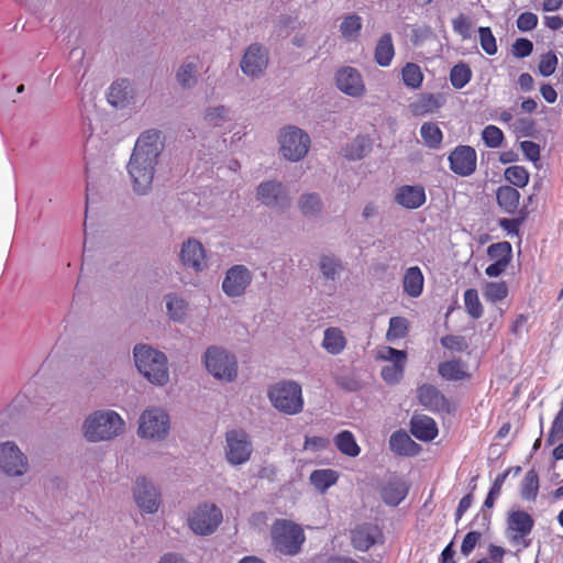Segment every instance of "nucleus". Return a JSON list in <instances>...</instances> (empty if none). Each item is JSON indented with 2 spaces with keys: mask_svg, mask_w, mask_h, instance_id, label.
I'll return each instance as SVG.
<instances>
[{
  "mask_svg": "<svg viewBox=\"0 0 563 563\" xmlns=\"http://www.w3.org/2000/svg\"><path fill=\"white\" fill-rule=\"evenodd\" d=\"M487 255L493 262L509 265L512 258V247L509 242L494 243L488 246Z\"/></svg>",
  "mask_w": 563,
  "mask_h": 563,
  "instance_id": "43",
  "label": "nucleus"
},
{
  "mask_svg": "<svg viewBox=\"0 0 563 563\" xmlns=\"http://www.w3.org/2000/svg\"><path fill=\"white\" fill-rule=\"evenodd\" d=\"M472 79V70L465 63H457L450 71V81L455 89L464 88Z\"/></svg>",
  "mask_w": 563,
  "mask_h": 563,
  "instance_id": "42",
  "label": "nucleus"
},
{
  "mask_svg": "<svg viewBox=\"0 0 563 563\" xmlns=\"http://www.w3.org/2000/svg\"><path fill=\"white\" fill-rule=\"evenodd\" d=\"M452 27L463 40L471 37L472 22L464 13H460L452 20Z\"/></svg>",
  "mask_w": 563,
  "mask_h": 563,
  "instance_id": "53",
  "label": "nucleus"
},
{
  "mask_svg": "<svg viewBox=\"0 0 563 563\" xmlns=\"http://www.w3.org/2000/svg\"><path fill=\"white\" fill-rule=\"evenodd\" d=\"M333 442L339 452L349 457H356L361 453V448L356 442L354 434L349 430L339 432Z\"/></svg>",
  "mask_w": 563,
  "mask_h": 563,
  "instance_id": "32",
  "label": "nucleus"
},
{
  "mask_svg": "<svg viewBox=\"0 0 563 563\" xmlns=\"http://www.w3.org/2000/svg\"><path fill=\"white\" fill-rule=\"evenodd\" d=\"M479 539H481L479 532L470 531L463 539V542L461 545V552L467 556L474 550V548L476 547Z\"/></svg>",
  "mask_w": 563,
  "mask_h": 563,
  "instance_id": "62",
  "label": "nucleus"
},
{
  "mask_svg": "<svg viewBox=\"0 0 563 563\" xmlns=\"http://www.w3.org/2000/svg\"><path fill=\"white\" fill-rule=\"evenodd\" d=\"M255 198L262 206L273 210L285 211L291 205L287 187L276 179L260 183L255 190Z\"/></svg>",
  "mask_w": 563,
  "mask_h": 563,
  "instance_id": "10",
  "label": "nucleus"
},
{
  "mask_svg": "<svg viewBox=\"0 0 563 563\" xmlns=\"http://www.w3.org/2000/svg\"><path fill=\"white\" fill-rule=\"evenodd\" d=\"M29 470L25 454L14 442L2 443V473L8 476H22Z\"/></svg>",
  "mask_w": 563,
  "mask_h": 563,
  "instance_id": "16",
  "label": "nucleus"
},
{
  "mask_svg": "<svg viewBox=\"0 0 563 563\" xmlns=\"http://www.w3.org/2000/svg\"><path fill=\"white\" fill-rule=\"evenodd\" d=\"M408 321L402 317H393L389 320V327L386 338L388 341L401 339L407 334Z\"/></svg>",
  "mask_w": 563,
  "mask_h": 563,
  "instance_id": "48",
  "label": "nucleus"
},
{
  "mask_svg": "<svg viewBox=\"0 0 563 563\" xmlns=\"http://www.w3.org/2000/svg\"><path fill=\"white\" fill-rule=\"evenodd\" d=\"M558 66V57L553 52H548L547 54L541 56L540 63H539V73L544 76L549 77L551 76Z\"/></svg>",
  "mask_w": 563,
  "mask_h": 563,
  "instance_id": "54",
  "label": "nucleus"
},
{
  "mask_svg": "<svg viewBox=\"0 0 563 563\" xmlns=\"http://www.w3.org/2000/svg\"><path fill=\"white\" fill-rule=\"evenodd\" d=\"M376 527L360 526L352 532V543L356 550L367 551L375 543Z\"/></svg>",
  "mask_w": 563,
  "mask_h": 563,
  "instance_id": "33",
  "label": "nucleus"
},
{
  "mask_svg": "<svg viewBox=\"0 0 563 563\" xmlns=\"http://www.w3.org/2000/svg\"><path fill=\"white\" fill-rule=\"evenodd\" d=\"M504 175L507 181L519 188L526 187L530 178L529 172L519 165L507 167Z\"/></svg>",
  "mask_w": 563,
  "mask_h": 563,
  "instance_id": "45",
  "label": "nucleus"
},
{
  "mask_svg": "<svg viewBox=\"0 0 563 563\" xmlns=\"http://www.w3.org/2000/svg\"><path fill=\"white\" fill-rule=\"evenodd\" d=\"M280 155L292 163L303 159L311 146V139L309 134L296 126L285 125L277 135Z\"/></svg>",
  "mask_w": 563,
  "mask_h": 563,
  "instance_id": "6",
  "label": "nucleus"
},
{
  "mask_svg": "<svg viewBox=\"0 0 563 563\" xmlns=\"http://www.w3.org/2000/svg\"><path fill=\"white\" fill-rule=\"evenodd\" d=\"M408 492L409 484L406 479L391 476L382 485L380 497L386 505L396 507L407 497Z\"/></svg>",
  "mask_w": 563,
  "mask_h": 563,
  "instance_id": "21",
  "label": "nucleus"
},
{
  "mask_svg": "<svg viewBox=\"0 0 563 563\" xmlns=\"http://www.w3.org/2000/svg\"><path fill=\"white\" fill-rule=\"evenodd\" d=\"M158 563H188L181 555L177 553H165Z\"/></svg>",
  "mask_w": 563,
  "mask_h": 563,
  "instance_id": "64",
  "label": "nucleus"
},
{
  "mask_svg": "<svg viewBox=\"0 0 563 563\" xmlns=\"http://www.w3.org/2000/svg\"><path fill=\"white\" fill-rule=\"evenodd\" d=\"M508 289L505 283H488L484 288L486 300L497 302L506 298Z\"/></svg>",
  "mask_w": 563,
  "mask_h": 563,
  "instance_id": "51",
  "label": "nucleus"
},
{
  "mask_svg": "<svg viewBox=\"0 0 563 563\" xmlns=\"http://www.w3.org/2000/svg\"><path fill=\"white\" fill-rule=\"evenodd\" d=\"M538 24V16L532 12H523L517 19V27L522 32L533 30Z\"/></svg>",
  "mask_w": 563,
  "mask_h": 563,
  "instance_id": "61",
  "label": "nucleus"
},
{
  "mask_svg": "<svg viewBox=\"0 0 563 563\" xmlns=\"http://www.w3.org/2000/svg\"><path fill=\"white\" fill-rule=\"evenodd\" d=\"M377 356L390 363L406 362L407 358L405 351L396 350L391 346H382L377 352Z\"/></svg>",
  "mask_w": 563,
  "mask_h": 563,
  "instance_id": "55",
  "label": "nucleus"
},
{
  "mask_svg": "<svg viewBox=\"0 0 563 563\" xmlns=\"http://www.w3.org/2000/svg\"><path fill=\"white\" fill-rule=\"evenodd\" d=\"M271 533L274 549L285 555L299 553L306 540L301 527L285 519L276 520L272 526Z\"/></svg>",
  "mask_w": 563,
  "mask_h": 563,
  "instance_id": "7",
  "label": "nucleus"
},
{
  "mask_svg": "<svg viewBox=\"0 0 563 563\" xmlns=\"http://www.w3.org/2000/svg\"><path fill=\"white\" fill-rule=\"evenodd\" d=\"M533 51V44L528 38H517L511 46V53L517 58L529 56Z\"/></svg>",
  "mask_w": 563,
  "mask_h": 563,
  "instance_id": "58",
  "label": "nucleus"
},
{
  "mask_svg": "<svg viewBox=\"0 0 563 563\" xmlns=\"http://www.w3.org/2000/svg\"><path fill=\"white\" fill-rule=\"evenodd\" d=\"M133 356L136 368L150 383L156 386L168 383V360L163 352L147 344H136Z\"/></svg>",
  "mask_w": 563,
  "mask_h": 563,
  "instance_id": "3",
  "label": "nucleus"
},
{
  "mask_svg": "<svg viewBox=\"0 0 563 563\" xmlns=\"http://www.w3.org/2000/svg\"><path fill=\"white\" fill-rule=\"evenodd\" d=\"M401 75L404 84L411 89H417L422 84V71L420 67L413 63L406 64L402 68Z\"/></svg>",
  "mask_w": 563,
  "mask_h": 563,
  "instance_id": "46",
  "label": "nucleus"
},
{
  "mask_svg": "<svg viewBox=\"0 0 563 563\" xmlns=\"http://www.w3.org/2000/svg\"><path fill=\"white\" fill-rule=\"evenodd\" d=\"M445 103V97L442 93H422L410 104L412 114L422 117L434 113Z\"/></svg>",
  "mask_w": 563,
  "mask_h": 563,
  "instance_id": "24",
  "label": "nucleus"
},
{
  "mask_svg": "<svg viewBox=\"0 0 563 563\" xmlns=\"http://www.w3.org/2000/svg\"><path fill=\"white\" fill-rule=\"evenodd\" d=\"M479 44L487 55H495L498 51L496 38L488 26L478 27Z\"/></svg>",
  "mask_w": 563,
  "mask_h": 563,
  "instance_id": "49",
  "label": "nucleus"
},
{
  "mask_svg": "<svg viewBox=\"0 0 563 563\" xmlns=\"http://www.w3.org/2000/svg\"><path fill=\"white\" fill-rule=\"evenodd\" d=\"M424 278L418 266L409 267L404 275V291L411 298H418L423 290Z\"/></svg>",
  "mask_w": 563,
  "mask_h": 563,
  "instance_id": "28",
  "label": "nucleus"
},
{
  "mask_svg": "<svg viewBox=\"0 0 563 563\" xmlns=\"http://www.w3.org/2000/svg\"><path fill=\"white\" fill-rule=\"evenodd\" d=\"M420 135L423 144L432 150L441 146L443 134L439 125L434 122H426L420 128Z\"/></svg>",
  "mask_w": 563,
  "mask_h": 563,
  "instance_id": "37",
  "label": "nucleus"
},
{
  "mask_svg": "<svg viewBox=\"0 0 563 563\" xmlns=\"http://www.w3.org/2000/svg\"><path fill=\"white\" fill-rule=\"evenodd\" d=\"M405 362L391 363L382 368V377L388 384L397 383L404 375Z\"/></svg>",
  "mask_w": 563,
  "mask_h": 563,
  "instance_id": "52",
  "label": "nucleus"
},
{
  "mask_svg": "<svg viewBox=\"0 0 563 563\" xmlns=\"http://www.w3.org/2000/svg\"><path fill=\"white\" fill-rule=\"evenodd\" d=\"M390 450L404 456H415L419 453L420 446L405 431H396L389 438Z\"/></svg>",
  "mask_w": 563,
  "mask_h": 563,
  "instance_id": "26",
  "label": "nucleus"
},
{
  "mask_svg": "<svg viewBox=\"0 0 563 563\" xmlns=\"http://www.w3.org/2000/svg\"><path fill=\"white\" fill-rule=\"evenodd\" d=\"M169 318L174 321H183L187 312V302L174 294L164 297Z\"/></svg>",
  "mask_w": 563,
  "mask_h": 563,
  "instance_id": "40",
  "label": "nucleus"
},
{
  "mask_svg": "<svg viewBox=\"0 0 563 563\" xmlns=\"http://www.w3.org/2000/svg\"><path fill=\"white\" fill-rule=\"evenodd\" d=\"M520 148L528 159H530L532 162L539 161L540 147L537 143H534L532 141H522L520 143Z\"/></svg>",
  "mask_w": 563,
  "mask_h": 563,
  "instance_id": "63",
  "label": "nucleus"
},
{
  "mask_svg": "<svg viewBox=\"0 0 563 563\" xmlns=\"http://www.w3.org/2000/svg\"><path fill=\"white\" fill-rule=\"evenodd\" d=\"M252 452L250 435L244 430L233 429L225 433L224 455L230 465L238 466L246 463Z\"/></svg>",
  "mask_w": 563,
  "mask_h": 563,
  "instance_id": "11",
  "label": "nucleus"
},
{
  "mask_svg": "<svg viewBox=\"0 0 563 563\" xmlns=\"http://www.w3.org/2000/svg\"><path fill=\"white\" fill-rule=\"evenodd\" d=\"M268 66L267 49L257 44H251L242 56L240 67L242 73L252 78H258L264 75Z\"/></svg>",
  "mask_w": 563,
  "mask_h": 563,
  "instance_id": "15",
  "label": "nucleus"
},
{
  "mask_svg": "<svg viewBox=\"0 0 563 563\" xmlns=\"http://www.w3.org/2000/svg\"><path fill=\"white\" fill-rule=\"evenodd\" d=\"M482 139L487 147H499L504 141L503 131L495 125H487L482 132Z\"/></svg>",
  "mask_w": 563,
  "mask_h": 563,
  "instance_id": "50",
  "label": "nucleus"
},
{
  "mask_svg": "<svg viewBox=\"0 0 563 563\" xmlns=\"http://www.w3.org/2000/svg\"><path fill=\"white\" fill-rule=\"evenodd\" d=\"M134 503L144 514L157 512L162 499L158 487L145 476H137L132 487Z\"/></svg>",
  "mask_w": 563,
  "mask_h": 563,
  "instance_id": "12",
  "label": "nucleus"
},
{
  "mask_svg": "<svg viewBox=\"0 0 563 563\" xmlns=\"http://www.w3.org/2000/svg\"><path fill=\"white\" fill-rule=\"evenodd\" d=\"M207 372L217 380L232 383L239 374L236 356L219 345L207 347L202 356Z\"/></svg>",
  "mask_w": 563,
  "mask_h": 563,
  "instance_id": "4",
  "label": "nucleus"
},
{
  "mask_svg": "<svg viewBox=\"0 0 563 563\" xmlns=\"http://www.w3.org/2000/svg\"><path fill=\"white\" fill-rule=\"evenodd\" d=\"M131 87L126 80L113 82L108 92V101L114 107H123L131 98Z\"/></svg>",
  "mask_w": 563,
  "mask_h": 563,
  "instance_id": "36",
  "label": "nucleus"
},
{
  "mask_svg": "<svg viewBox=\"0 0 563 563\" xmlns=\"http://www.w3.org/2000/svg\"><path fill=\"white\" fill-rule=\"evenodd\" d=\"M395 55L394 44L391 35L386 33L382 35L375 47V60L382 67L390 65L391 59Z\"/></svg>",
  "mask_w": 563,
  "mask_h": 563,
  "instance_id": "34",
  "label": "nucleus"
},
{
  "mask_svg": "<svg viewBox=\"0 0 563 563\" xmlns=\"http://www.w3.org/2000/svg\"><path fill=\"white\" fill-rule=\"evenodd\" d=\"M230 118V109L225 106H212L206 109L203 122L208 126H222Z\"/></svg>",
  "mask_w": 563,
  "mask_h": 563,
  "instance_id": "39",
  "label": "nucleus"
},
{
  "mask_svg": "<svg viewBox=\"0 0 563 563\" xmlns=\"http://www.w3.org/2000/svg\"><path fill=\"white\" fill-rule=\"evenodd\" d=\"M441 344L451 351L463 352L468 345L463 336L446 335L441 339Z\"/></svg>",
  "mask_w": 563,
  "mask_h": 563,
  "instance_id": "59",
  "label": "nucleus"
},
{
  "mask_svg": "<svg viewBox=\"0 0 563 563\" xmlns=\"http://www.w3.org/2000/svg\"><path fill=\"white\" fill-rule=\"evenodd\" d=\"M395 200L406 209H417L426 202V192L421 186H402L398 189Z\"/></svg>",
  "mask_w": 563,
  "mask_h": 563,
  "instance_id": "25",
  "label": "nucleus"
},
{
  "mask_svg": "<svg viewBox=\"0 0 563 563\" xmlns=\"http://www.w3.org/2000/svg\"><path fill=\"white\" fill-rule=\"evenodd\" d=\"M252 282V271L245 265L236 264L225 272L221 289L229 298H239L245 295Z\"/></svg>",
  "mask_w": 563,
  "mask_h": 563,
  "instance_id": "13",
  "label": "nucleus"
},
{
  "mask_svg": "<svg viewBox=\"0 0 563 563\" xmlns=\"http://www.w3.org/2000/svg\"><path fill=\"white\" fill-rule=\"evenodd\" d=\"M439 373L445 379L461 380L467 376L466 365L459 361H446L439 366Z\"/></svg>",
  "mask_w": 563,
  "mask_h": 563,
  "instance_id": "41",
  "label": "nucleus"
},
{
  "mask_svg": "<svg viewBox=\"0 0 563 563\" xmlns=\"http://www.w3.org/2000/svg\"><path fill=\"white\" fill-rule=\"evenodd\" d=\"M338 473L334 470H316L310 474L311 485L321 493L333 486L338 482Z\"/></svg>",
  "mask_w": 563,
  "mask_h": 563,
  "instance_id": "35",
  "label": "nucleus"
},
{
  "mask_svg": "<svg viewBox=\"0 0 563 563\" xmlns=\"http://www.w3.org/2000/svg\"><path fill=\"white\" fill-rule=\"evenodd\" d=\"M169 430V415L162 407H150L140 416L137 435L142 439L161 441L168 435Z\"/></svg>",
  "mask_w": 563,
  "mask_h": 563,
  "instance_id": "8",
  "label": "nucleus"
},
{
  "mask_svg": "<svg viewBox=\"0 0 563 563\" xmlns=\"http://www.w3.org/2000/svg\"><path fill=\"white\" fill-rule=\"evenodd\" d=\"M496 198L505 212L514 214L519 207L520 192L511 186H501L497 189Z\"/></svg>",
  "mask_w": 563,
  "mask_h": 563,
  "instance_id": "31",
  "label": "nucleus"
},
{
  "mask_svg": "<svg viewBox=\"0 0 563 563\" xmlns=\"http://www.w3.org/2000/svg\"><path fill=\"white\" fill-rule=\"evenodd\" d=\"M534 526L533 518L526 511H511L507 518V531L509 539L514 544H523L528 547L526 537L530 534Z\"/></svg>",
  "mask_w": 563,
  "mask_h": 563,
  "instance_id": "17",
  "label": "nucleus"
},
{
  "mask_svg": "<svg viewBox=\"0 0 563 563\" xmlns=\"http://www.w3.org/2000/svg\"><path fill=\"white\" fill-rule=\"evenodd\" d=\"M539 492V477L534 470H529L521 484V497L525 500L533 501Z\"/></svg>",
  "mask_w": 563,
  "mask_h": 563,
  "instance_id": "44",
  "label": "nucleus"
},
{
  "mask_svg": "<svg viewBox=\"0 0 563 563\" xmlns=\"http://www.w3.org/2000/svg\"><path fill=\"white\" fill-rule=\"evenodd\" d=\"M509 472H510L509 470H506L503 474H499L496 477V479L494 481V484H493L490 490L488 492V495L484 501V506L486 508H492L494 506L495 498L500 494L501 486H503L506 477L508 476Z\"/></svg>",
  "mask_w": 563,
  "mask_h": 563,
  "instance_id": "56",
  "label": "nucleus"
},
{
  "mask_svg": "<svg viewBox=\"0 0 563 563\" xmlns=\"http://www.w3.org/2000/svg\"><path fill=\"white\" fill-rule=\"evenodd\" d=\"M318 268L325 283L335 284L344 272L342 261L333 254H322L318 261Z\"/></svg>",
  "mask_w": 563,
  "mask_h": 563,
  "instance_id": "22",
  "label": "nucleus"
},
{
  "mask_svg": "<svg viewBox=\"0 0 563 563\" xmlns=\"http://www.w3.org/2000/svg\"><path fill=\"white\" fill-rule=\"evenodd\" d=\"M410 432L420 441H432L438 435V427L431 417L413 415L410 420Z\"/></svg>",
  "mask_w": 563,
  "mask_h": 563,
  "instance_id": "23",
  "label": "nucleus"
},
{
  "mask_svg": "<svg viewBox=\"0 0 563 563\" xmlns=\"http://www.w3.org/2000/svg\"><path fill=\"white\" fill-rule=\"evenodd\" d=\"M124 431V419L112 409L95 410L85 418L81 424L82 437L89 443L114 440Z\"/></svg>",
  "mask_w": 563,
  "mask_h": 563,
  "instance_id": "2",
  "label": "nucleus"
},
{
  "mask_svg": "<svg viewBox=\"0 0 563 563\" xmlns=\"http://www.w3.org/2000/svg\"><path fill=\"white\" fill-rule=\"evenodd\" d=\"M222 520V510L217 505L209 503L199 504L187 516L189 529L201 537L214 533Z\"/></svg>",
  "mask_w": 563,
  "mask_h": 563,
  "instance_id": "9",
  "label": "nucleus"
},
{
  "mask_svg": "<svg viewBox=\"0 0 563 563\" xmlns=\"http://www.w3.org/2000/svg\"><path fill=\"white\" fill-rule=\"evenodd\" d=\"M449 162L454 174L462 177L470 176L476 170V152L468 145H459L449 155Z\"/></svg>",
  "mask_w": 563,
  "mask_h": 563,
  "instance_id": "18",
  "label": "nucleus"
},
{
  "mask_svg": "<svg viewBox=\"0 0 563 563\" xmlns=\"http://www.w3.org/2000/svg\"><path fill=\"white\" fill-rule=\"evenodd\" d=\"M163 148L161 132L157 130H147L136 140L128 163V173L136 195L145 196L151 192L155 167Z\"/></svg>",
  "mask_w": 563,
  "mask_h": 563,
  "instance_id": "1",
  "label": "nucleus"
},
{
  "mask_svg": "<svg viewBox=\"0 0 563 563\" xmlns=\"http://www.w3.org/2000/svg\"><path fill=\"white\" fill-rule=\"evenodd\" d=\"M336 88L352 98H362L366 93V86L362 74L354 67L343 66L335 71Z\"/></svg>",
  "mask_w": 563,
  "mask_h": 563,
  "instance_id": "14",
  "label": "nucleus"
},
{
  "mask_svg": "<svg viewBox=\"0 0 563 563\" xmlns=\"http://www.w3.org/2000/svg\"><path fill=\"white\" fill-rule=\"evenodd\" d=\"M464 305L471 317L478 319L483 314V307L476 289H467L464 292Z\"/></svg>",
  "mask_w": 563,
  "mask_h": 563,
  "instance_id": "47",
  "label": "nucleus"
},
{
  "mask_svg": "<svg viewBox=\"0 0 563 563\" xmlns=\"http://www.w3.org/2000/svg\"><path fill=\"white\" fill-rule=\"evenodd\" d=\"M368 152V145L363 139L354 140L345 152V157L355 161L364 157Z\"/></svg>",
  "mask_w": 563,
  "mask_h": 563,
  "instance_id": "57",
  "label": "nucleus"
},
{
  "mask_svg": "<svg viewBox=\"0 0 563 563\" xmlns=\"http://www.w3.org/2000/svg\"><path fill=\"white\" fill-rule=\"evenodd\" d=\"M200 60L198 57H186L175 70V79L183 90L194 89L199 81Z\"/></svg>",
  "mask_w": 563,
  "mask_h": 563,
  "instance_id": "20",
  "label": "nucleus"
},
{
  "mask_svg": "<svg viewBox=\"0 0 563 563\" xmlns=\"http://www.w3.org/2000/svg\"><path fill=\"white\" fill-rule=\"evenodd\" d=\"M267 396L274 408L285 415H297L302 411V389L295 380H282L274 384L269 387Z\"/></svg>",
  "mask_w": 563,
  "mask_h": 563,
  "instance_id": "5",
  "label": "nucleus"
},
{
  "mask_svg": "<svg viewBox=\"0 0 563 563\" xmlns=\"http://www.w3.org/2000/svg\"><path fill=\"white\" fill-rule=\"evenodd\" d=\"M330 440L323 437H306L303 448L305 450L319 452L328 449Z\"/></svg>",
  "mask_w": 563,
  "mask_h": 563,
  "instance_id": "60",
  "label": "nucleus"
},
{
  "mask_svg": "<svg viewBox=\"0 0 563 563\" xmlns=\"http://www.w3.org/2000/svg\"><path fill=\"white\" fill-rule=\"evenodd\" d=\"M362 30V18L357 14H349L343 18L340 24V33L347 42H353Z\"/></svg>",
  "mask_w": 563,
  "mask_h": 563,
  "instance_id": "38",
  "label": "nucleus"
},
{
  "mask_svg": "<svg viewBox=\"0 0 563 563\" xmlns=\"http://www.w3.org/2000/svg\"><path fill=\"white\" fill-rule=\"evenodd\" d=\"M298 209L306 218L319 217L323 210V201L319 194L307 192L298 199Z\"/></svg>",
  "mask_w": 563,
  "mask_h": 563,
  "instance_id": "30",
  "label": "nucleus"
},
{
  "mask_svg": "<svg viewBox=\"0 0 563 563\" xmlns=\"http://www.w3.org/2000/svg\"><path fill=\"white\" fill-rule=\"evenodd\" d=\"M179 257L181 264L195 273H200L207 267L206 250L196 239H188L183 242Z\"/></svg>",
  "mask_w": 563,
  "mask_h": 563,
  "instance_id": "19",
  "label": "nucleus"
},
{
  "mask_svg": "<svg viewBox=\"0 0 563 563\" xmlns=\"http://www.w3.org/2000/svg\"><path fill=\"white\" fill-rule=\"evenodd\" d=\"M419 401L431 410L440 411L446 407L445 397L431 385H423L419 388Z\"/></svg>",
  "mask_w": 563,
  "mask_h": 563,
  "instance_id": "29",
  "label": "nucleus"
},
{
  "mask_svg": "<svg viewBox=\"0 0 563 563\" xmlns=\"http://www.w3.org/2000/svg\"><path fill=\"white\" fill-rule=\"evenodd\" d=\"M347 344V340L340 328L330 327L323 331L321 346L331 355L341 354Z\"/></svg>",
  "mask_w": 563,
  "mask_h": 563,
  "instance_id": "27",
  "label": "nucleus"
}]
</instances>
